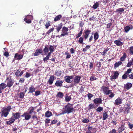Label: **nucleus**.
Instances as JSON below:
<instances>
[{
    "instance_id": "nucleus-1",
    "label": "nucleus",
    "mask_w": 133,
    "mask_h": 133,
    "mask_svg": "<svg viewBox=\"0 0 133 133\" xmlns=\"http://www.w3.org/2000/svg\"><path fill=\"white\" fill-rule=\"evenodd\" d=\"M20 114L18 112L15 113H13L12 116L10 118L9 121L6 122V124L10 125L11 124L13 123L14 122L15 119L20 118Z\"/></svg>"
},
{
    "instance_id": "nucleus-2",
    "label": "nucleus",
    "mask_w": 133,
    "mask_h": 133,
    "mask_svg": "<svg viewBox=\"0 0 133 133\" xmlns=\"http://www.w3.org/2000/svg\"><path fill=\"white\" fill-rule=\"evenodd\" d=\"M72 104L70 103L68 104L65 106L64 108H63L64 110L62 111V114H64L65 113L68 114L72 112L74 110V108L73 107H71Z\"/></svg>"
},
{
    "instance_id": "nucleus-3",
    "label": "nucleus",
    "mask_w": 133,
    "mask_h": 133,
    "mask_svg": "<svg viewBox=\"0 0 133 133\" xmlns=\"http://www.w3.org/2000/svg\"><path fill=\"white\" fill-rule=\"evenodd\" d=\"M11 109V107L10 106H8L6 108L5 107L3 108L1 110V117H7L9 114V112L10 111Z\"/></svg>"
},
{
    "instance_id": "nucleus-4",
    "label": "nucleus",
    "mask_w": 133,
    "mask_h": 133,
    "mask_svg": "<svg viewBox=\"0 0 133 133\" xmlns=\"http://www.w3.org/2000/svg\"><path fill=\"white\" fill-rule=\"evenodd\" d=\"M43 51L45 54H48L46 57L44 58H49L51 54L52 53L51 52H48L49 50L48 46V45L45 46L43 50Z\"/></svg>"
},
{
    "instance_id": "nucleus-5",
    "label": "nucleus",
    "mask_w": 133,
    "mask_h": 133,
    "mask_svg": "<svg viewBox=\"0 0 133 133\" xmlns=\"http://www.w3.org/2000/svg\"><path fill=\"white\" fill-rule=\"evenodd\" d=\"M68 29L65 26H63L62 27V33L60 35V37L64 36H68Z\"/></svg>"
},
{
    "instance_id": "nucleus-6",
    "label": "nucleus",
    "mask_w": 133,
    "mask_h": 133,
    "mask_svg": "<svg viewBox=\"0 0 133 133\" xmlns=\"http://www.w3.org/2000/svg\"><path fill=\"white\" fill-rule=\"evenodd\" d=\"M109 89L108 87L104 86H102L101 88L104 94L106 95H108L111 93V90H109Z\"/></svg>"
},
{
    "instance_id": "nucleus-7",
    "label": "nucleus",
    "mask_w": 133,
    "mask_h": 133,
    "mask_svg": "<svg viewBox=\"0 0 133 133\" xmlns=\"http://www.w3.org/2000/svg\"><path fill=\"white\" fill-rule=\"evenodd\" d=\"M33 16L31 15H27L26 17L24 19V20L27 23L30 24L31 22V20L32 19Z\"/></svg>"
},
{
    "instance_id": "nucleus-8",
    "label": "nucleus",
    "mask_w": 133,
    "mask_h": 133,
    "mask_svg": "<svg viewBox=\"0 0 133 133\" xmlns=\"http://www.w3.org/2000/svg\"><path fill=\"white\" fill-rule=\"evenodd\" d=\"M119 73L117 71H115L114 72V74L113 75L110 76V79L112 81L113 79H115L117 78Z\"/></svg>"
},
{
    "instance_id": "nucleus-9",
    "label": "nucleus",
    "mask_w": 133,
    "mask_h": 133,
    "mask_svg": "<svg viewBox=\"0 0 133 133\" xmlns=\"http://www.w3.org/2000/svg\"><path fill=\"white\" fill-rule=\"evenodd\" d=\"M81 77L80 76L77 75L73 79L74 82L75 84H78L80 81Z\"/></svg>"
},
{
    "instance_id": "nucleus-10",
    "label": "nucleus",
    "mask_w": 133,
    "mask_h": 133,
    "mask_svg": "<svg viewBox=\"0 0 133 133\" xmlns=\"http://www.w3.org/2000/svg\"><path fill=\"white\" fill-rule=\"evenodd\" d=\"M23 70H21V69H19L17 70L15 73V74L17 77H18L19 76H21L23 74Z\"/></svg>"
},
{
    "instance_id": "nucleus-11",
    "label": "nucleus",
    "mask_w": 133,
    "mask_h": 133,
    "mask_svg": "<svg viewBox=\"0 0 133 133\" xmlns=\"http://www.w3.org/2000/svg\"><path fill=\"white\" fill-rule=\"evenodd\" d=\"M31 115L27 112H25L21 115L22 117H24L25 119L29 120L31 117Z\"/></svg>"
},
{
    "instance_id": "nucleus-12",
    "label": "nucleus",
    "mask_w": 133,
    "mask_h": 133,
    "mask_svg": "<svg viewBox=\"0 0 133 133\" xmlns=\"http://www.w3.org/2000/svg\"><path fill=\"white\" fill-rule=\"evenodd\" d=\"M74 78V76L73 75L66 76L64 77L65 81L67 83H71L72 81L70 80V79H73Z\"/></svg>"
},
{
    "instance_id": "nucleus-13",
    "label": "nucleus",
    "mask_w": 133,
    "mask_h": 133,
    "mask_svg": "<svg viewBox=\"0 0 133 133\" xmlns=\"http://www.w3.org/2000/svg\"><path fill=\"white\" fill-rule=\"evenodd\" d=\"M91 32V30L88 29L84 30V38L85 39H87L89 36V35L90 33Z\"/></svg>"
},
{
    "instance_id": "nucleus-14",
    "label": "nucleus",
    "mask_w": 133,
    "mask_h": 133,
    "mask_svg": "<svg viewBox=\"0 0 133 133\" xmlns=\"http://www.w3.org/2000/svg\"><path fill=\"white\" fill-rule=\"evenodd\" d=\"M124 108H125L124 112L126 113L129 112V111L131 109L130 106L128 104H125L124 106Z\"/></svg>"
},
{
    "instance_id": "nucleus-15",
    "label": "nucleus",
    "mask_w": 133,
    "mask_h": 133,
    "mask_svg": "<svg viewBox=\"0 0 133 133\" xmlns=\"http://www.w3.org/2000/svg\"><path fill=\"white\" fill-rule=\"evenodd\" d=\"M43 53V51L42 49H40L36 50L35 53H33V55L34 56L38 55L40 54H42Z\"/></svg>"
},
{
    "instance_id": "nucleus-16",
    "label": "nucleus",
    "mask_w": 133,
    "mask_h": 133,
    "mask_svg": "<svg viewBox=\"0 0 133 133\" xmlns=\"http://www.w3.org/2000/svg\"><path fill=\"white\" fill-rule=\"evenodd\" d=\"M132 84L129 83H127L124 85V88L125 89L127 90L130 89L132 86Z\"/></svg>"
},
{
    "instance_id": "nucleus-17",
    "label": "nucleus",
    "mask_w": 133,
    "mask_h": 133,
    "mask_svg": "<svg viewBox=\"0 0 133 133\" xmlns=\"http://www.w3.org/2000/svg\"><path fill=\"white\" fill-rule=\"evenodd\" d=\"M29 112L28 113L30 115H32L33 113L35 115L36 114V112L34 111V107H31L29 109Z\"/></svg>"
},
{
    "instance_id": "nucleus-18",
    "label": "nucleus",
    "mask_w": 133,
    "mask_h": 133,
    "mask_svg": "<svg viewBox=\"0 0 133 133\" xmlns=\"http://www.w3.org/2000/svg\"><path fill=\"white\" fill-rule=\"evenodd\" d=\"M63 81H57L55 83V85L57 87H61L62 86V84Z\"/></svg>"
},
{
    "instance_id": "nucleus-19",
    "label": "nucleus",
    "mask_w": 133,
    "mask_h": 133,
    "mask_svg": "<svg viewBox=\"0 0 133 133\" xmlns=\"http://www.w3.org/2000/svg\"><path fill=\"white\" fill-rule=\"evenodd\" d=\"M14 84V82L12 81V79L10 78L8 79L7 82V85L8 87H11Z\"/></svg>"
},
{
    "instance_id": "nucleus-20",
    "label": "nucleus",
    "mask_w": 133,
    "mask_h": 133,
    "mask_svg": "<svg viewBox=\"0 0 133 133\" xmlns=\"http://www.w3.org/2000/svg\"><path fill=\"white\" fill-rule=\"evenodd\" d=\"M54 77L53 75L51 76L48 80V82L49 84L51 85L53 83L54 80Z\"/></svg>"
},
{
    "instance_id": "nucleus-21",
    "label": "nucleus",
    "mask_w": 133,
    "mask_h": 133,
    "mask_svg": "<svg viewBox=\"0 0 133 133\" xmlns=\"http://www.w3.org/2000/svg\"><path fill=\"white\" fill-rule=\"evenodd\" d=\"M122 101V100L120 98H118L115 101L114 103L115 105H118L121 103Z\"/></svg>"
},
{
    "instance_id": "nucleus-22",
    "label": "nucleus",
    "mask_w": 133,
    "mask_h": 133,
    "mask_svg": "<svg viewBox=\"0 0 133 133\" xmlns=\"http://www.w3.org/2000/svg\"><path fill=\"white\" fill-rule=\"evenodd\" d=\"M102 102V99L101 98H96L94 100V103L96 104H101Z\"/></svg>"
},
{
    "instance_id": "nucleus-23",
    "label": "nucleus",
    "mask_w": 133,
    "mask_h": 133,
    "mask_svg": "<svg viewBox=\"0 0 133 133\" xmlns=\"http://www.w3.org/2000/svg\"><path fill=\"white\" fill-rule=\"evenodd\" d=\"M119 40H116L114 41V43L117 46H122L123 45V43L120 41L121 39L120 38Z\"/></svg>"
},
{
    "instance_id": "nucleus-24",
    "label": "nucleus",
    "mask_w": 133,
    "mask_h": 133,
    "mask_svg": "<svg viewBox=\"0 0 133 133\" xmlns=\"http://www.w3.org/2000/svg\"><path fill=\"white\" fill-rule=\"evenodd\" d=\"M63 24L62 23L58 24L57 26H56V29L58 32H59L62 27Z\"/></svg>"
},
{
    "instance_id": "nucleus-25",
    "label": "nucleus",
    "mask_w": 133,
    "mask_h": 133,
    "mask_svg": "<svg viewBox=\"0 0 133 133\" xmlns=\"http://www.w3.org/2000/svg\"><path fill=\"white\" fill-rule=\"evenodd\" d=\"M88 130L90 131L93 132V133H95L96 131V128H93L92 127H88Z\"/></svg>"
},
{
    "instance_id": "nucleus-26",
    "label": "nucleus",
    "mask_w": 133,
    "mask_h": 133,
    "mask_svg": "<svg viewBox=\"0 0 133 133\" xmlns=\"http://www.w3.org/2000/svg\"><path fill=\"white\" fill-rule=\"evenodd\" d=\"M62 17V16L61 15H57L54 18V21L55 22H56L59 21L61 19V18Z\"/></svg>"
},
{
    "instance_id": "nucleus-27",
    "label": "nucleus",
    "mask_w": 133,
    "mask_h": 133,
    "mask_svg": "<svg viewBox=\"0 0 133 133\" xmlns=\"http://www.w3.org/2000/svg\"><path fill=\"white\" fill-rule=\"evenodd\" d=\"M52 115L51 112L49 111H47L45 114V116L46 117H49L51 116Z\"/></svg>"
},
{
    "instance_id": "nucleus-28",
    "label": "nucleus",
    "mask_w": 133,
    "mask_h": 133,
    "mask_svg": "<svg viewBox=\"0 0 133 133\" xmlns=\"http://www.w3.org/2000/svg\"><path fill=\"white\" fill-rule=\"evenodd\" d=\"M35 89L34 86H32L31 87H30L29 89V93H32L35 91Z\"/></svg>"
},
{
    "instance_id": "nucleus-29",
    "label": "nucleus",
    "mask_w": 133,
    "mask_h": 133,
    "mask_svg": "<svg viewBox=\"0 0 133 133\" xmlns=\"http://www.w3.org/2000/svg\"><path fill=\"white\" fill-rule=\"evenodd\" d=\"M99 35L97 32H96L94 34V38L95 41H96L98 38Z\"/></svg>"
},
{
    "instance_id": "nucleus-30",
    "label": "nucleus",
    "mask_w": 133,
    "mask_h": 133,
    "mask_svg": "<svg viewBox=\"0 0 133 133\" xmlns=\"http://www.w3.org/2000/svg\"><path fill=\"white\" fill-rule=\"evenodd\" d=\"M125 127L123 125H121L118 129V132L119 133L122 132L123 130L125 129Z\"/></svg>"
},
{
    "instance_id": "nucleus-31",
    "label": "nucleus",
    "mask_w": 133,
    "mask_h": 133,
    "mask_svg": "<svg viewBox=\"0 0 133 133\" xmlns=\"http://www.w3.org/2000/svg\"><path fill=\"white\" fill-rule=\"evenodd\" d=\"M23 55L21 54H19L18 53H16L14 56V58H22Z\"/></svg>"
},
{
    "instance_id": "nucleus-32",
    "label": "nucleus",
    "mask_w": 133,
    "mask_h": 133,
    "mask_svg": "<svg viewBox=\"0 0 133 133\" xmlns=\"http://www.w3.org/2000/svg\"><path fill=\"white\" fill-rule=\"evenodd\" d=\"M7 85L4 83H2L0 84V89L3 90L6 87Z\"/></svg>"
},
{
    "instance_id": "nucleus-33",
    "label": "nucleus",
    "mask_w": 133,
    "mask_h": 133,
    "mask_svg": "<svg viewBox=\"0 0 133 133\" xmlns=\"http://www.w3.org/2000/svg\"><path fill=\"white\" fill-rule=\"evenodd\" d=\"M99 3L97 2H96L93 5L92 8H94V9H96L99 7Z\"/></svg>"
},
{
    "instance_id": "nucleus-34",
    "label": "nucleus",
    "mask_w": 133,
    "mask_h": 133,
    "mask_svg": "<svg viewBox=\"0 0 133 133\" xmlns=\"http://www.w3.org/2000/svg\"><path fill=\"white\" fill-rule=\"evenodd\" d=\"M124 9L123 8H119L117 9L116 10V12H122L124 11Z\"/></svg>"
},
{
    "instance_id": "nucleus-35",
    "label": "nucleus",
    "mask_w": 133,
    "mask_h": 133,
    "mask_svg": "<svg viewBox=\"0 0 133 133\" xmlns=\"http://www.w3.org/2000/svg\"><path fill=\"white\" fill-rule=\"evenodd\" d=\"M108 117V115L107 112L105 111H104L103 112V120H105Z\"/></svg>"
},
{
    "instance_id": "nucleus-36",
    "label": "nucleus",
    "mask_w": 133,
    "mask_h": 133,
    "mask_svg": "<svg viewBox=\"0 0 133 133\" xmlns=\"http://www.w3.org/2000/svg\"><path fill=\"white\" fill-rule=\"evenodd\" d=\"M19 97L21 98H23L25 95V93L23 92H20L18 94Z\"/></svg>"
},
{
    "instance_id": "nucleus-37",
    "label": "nucleus",
    "mask_w": 133,
    "mask_h": 133,
    "mask_svg": "<svg viewBox=\"0 0 133 133\" xmlns=\"http://www.w3.org/2000/svg\"><path fill=\"white\" fill-rule=\"evenodd\" d=\"M133 65V59H132V60L130 61L128 63L127 66L130 67L131 65Z\"/></svg>"
},
{
    "instance_id": "nucleus-38",
    "label": "nucleus",
    "mask_w": 133,
    "mask_h": 133,
    "mask_svg": "<svg viewBox=\"0 0 133 133\" xmlns=\"http://www.w3.org/2000/svg\"><path fill=\"white\" fill-rule=\"evenodd\" d=\"M122 63L121 61L116 62L114 64V67L116 68L118 67L119 65H121Z\"/></svg>"
},
{
    "instance_id": "nucleus-39",
    "label": "nucleus",
    "mask_w": 133,
    "mask_h": 133,
    "mask_svg": "<svg viewBox=\"0 0 133 133\" xmlns=\"http://www.w3.org/2000/svg\"><path fill=\"white\" fill-rule=\"evenodd\" d=\"M62 74V71L60 70H58L56 72L55 75L57 76H60Z\"/></svg>"
},
{
    "instance_id": "nucleus-40",
    "label": "nucleus",
    "mask_w": 133,
    "mask_h": 133,
    "mask_svg": "<svg viewBox=\"0 0 133 133\" xmlns=\"http://www.w3.org/2000/svg\"><path fill=\"white\" fill-rule=\"evenodd\" d=\"M125 31L127 33L130 30V27L129 26L127 25L124 28Z\"/></svg>"
},
{
    "instance_id": "nucleus-41",
    "label": "nucleus",
    "mask_w": 133,
    "mask_h": 133,
    "mask_svg": "<svg viewBox=\"0 0 133 133\" xmlns=\"http://www.w3.org/2000/svg\"><path fill=\"white\" fill-rule=\"evenodd\" d=\"M57 96L61 98H62L64 96L63 94L60 92H59L57 95Z\"/></svg>"
},
{
    "instance_id": "nucleus-42",
    "label": "nucleus",
    "mask_w": 133,
    "mask_h": 133,
    "mask_svg": "<svg viewBox=\"0 0 133 133\" xmlns=\"http://www.w3.org/2000/svg\"><path fill=\"white\" fill-rule=\"evenodd\" d=\"M129 52L130 54H133V46L129 47Z\"/></svg>"
},
{
    "instance_id": "nucleus-43",
    "label": "nucleus",
    "mask_w": 133,
    "mask_h": 133,
    "mask_svg": "<svg viewBox=\"0 0 133 133\" xmlns=\"http://www.w3.org/2000/svg\"><path fill=\"white\" fill-rule=\"evenodd\" d=\"M49 49L50 52H53L54 51V48L53 46L50 45L49 47Z\"/></svg>"
},
{
    "instance_id": "nucleus-44",
    "label": "nucleus",
    "mask_w": 133,
    "mask_h": 133,
    "mask_svg": "<svg viewBox=\"0 0 133 133\" xmlns=\"http://www.w3.org/2000/svg\"><path fill=\"white\" fill-rule=\"evenodd\" d=\"M110 49V48H108V47H107V48L103 52L102 54L103 56L105 55V54L107 53V52Z\"/></svg>"
},
{
    "instance_id": "nucleus-45",
    "label": "nucleus",
    "mask_w": 133,
    "mask_h": 133,
    "mask_svg": "<svg viewBox=\"0 0 133 133\" xmlns=\"http://www.w3.org/2000/svg\"><path fill=\"white\" fill-rule=\"evenodd\" d=\"M83 38L82 37H81L79 38V39L78 41V42L80 44H82L83 43Z\"/></svg>"
},
{
    "instance_id": "nucleus-46",
    "label": "nucleus",
    "mask_w": 133,
    "mask_h": 133,
    "mask_svg": "<svg viewBox=\"0 0 133 133\" xmlns=\"http://www.w3.org/2000/svg\"><path fill=\"white\" fill-rule=\"evenodd\" d=\"M54 29V28H52L50 29L48 32L46 33V35L48 34V35H49V34L51 33V32L53 31Z\"/></svg>"
},
{
    "instance_id": "nucleus-47",
    "label": "nucleus",
    "mask_w": 133,
    "mask_h": 133,
    "mask_svg": "<svg viewBox=\"0 0 133 133\" xmlns=\"http://www.w3.org/2000/svg\"><path fill=\"white\" fill-rule=\"evenodd\" d=\"M82 31L83 29H81L79 32L77 36L76 37V38H77L79 37H81L80 36H81L82 34Z\"/></svg>"
},
{
    "instance_id": "nucleus-48",
    "label": "nucleus",
    "mask_w": 133,
    "mask_h": 133,
    "mask_svg": "<svg viewBox=\"0 0 133 133\" xmlns=\"http://www.w3.org/2000/svg\"><path fill=\"white\" fill-rule=\"evenodd\" d=\"M51 22L50 21H48L47 23H46L45 25V27L46 29H48L49 26H50Z\"/></svg>"
},
{
    "instance_id": "nucleus-49",
    "label": "nucleus",
    "mask_w": 133,
    "mask_h": 133,
    "mask_svg": "<svg viewBox=\"0 0 133 133\" xmlns=\"http://www.w3.org/2000/svg\"><path fill=\"white\" fill-rule=\"evenodd\" d=\"M65 55H66V58H70L71 57V55L70 53L68 52H65Z\"/></svg>"
},
{
    "instance_id": "nucleus-50",
    "label": "nucleus",
    "mask_w": 133,
    "mask_h": 133,
    "mask_svg": "<svg viewBox=\"0 0 133 133\" xmlns=\"http://www.w3.org/2000/svg\"><path fill=\"white\" fill-rule=\"evenodd\" d=\"M103 110V108L101 107H98L96 109V111L98 112H101Z\"/></svg>"
},
{
    "instance_id": "nucleus-51",
    "label": "nucleus",
    "mask_w": 133,
    "mask_h": 133,
    "mask_svg": "<svg viewBox=\"0 0 133 133\" xmlns=\"http://www.w3.org/2000/svg\"><path fill=\"white\" fill-rule=\"evenodd\" d=\"M71 99V97L70 96H67L65 97V99L66 102L69 101Z\"/></svg>"
},
{
    "instance_id": "nucleus-52",
    "label": "nucleus",
    "mask_w": 133,
    "mask_h": 133,
    "mask_svg": "<svg viewBox=\"0 0 133 133\" xmlns=\"http://www.w3.org/2000/svg\"><path fill=\"white\" fill-rule=\"evenodd\" d=\"M89 108H88L89 110H90L91 109L94 108V106L93 104H90L89 105Z\"/></svg>"
},
{
    "instance_id": "nucleus-53",
    "label": "nucleus",
    "mask_w": 133,
    "mask_h": 133,
    "mask_svg": "<svg viewBox=\"0 0 133 133\" xmlns=\"http://www.w3.org/2000/svg\"><path fill=\"white\" fill-rule=\"evenodd\" d=\"M128 75L127 74H126V73H125V74L122 76V78L124 79H126L128 77Z\"/></svg>"
},
{
    "instance_id": "nucleus-54",
    "label": "nucleus",
    "mask_w": 133,
    "mask_h": 133,
    "mask_svg": "<svg viewBox=\"0 0 133 133\" xmlns=\"http://www.w3.org/2000/svg\"><path fill=\"white\" fill-rule=\"evenodd\" d=\"M131 71H132L131 69H130V68H129V69H128L127 70V71L126 72H125V73H126V74L128 75L131 72Z\"/></svg>"
},
{
    "instance_id": "nucleus-55",
    "label": "nucleus",
    "mask_w": 133,
    "mask_h": 133,
    "mask_svg": "<svg viewBox=\"0 0 133 133\" xmlns=\"http://www.w3.org/2000/svg\"><path fill=\"white\" fill-rule=\"evenodd\" d=\"M3 55L5 56L6 57H7L9 56V53L7 51H6L4 53Z\"/></svg>"
},
{
    "instance_id": "nucleus-56",
    "label": "nucleus",
    "mask_w": 133,
    "mask_h": 133,
    "mask_svg": "<svg viewBox=\"0 0 133 133\" xmlns=\"http://www.w3.org/2000/svg\"><path fill=\"white\" fill-rule=\"evenodd\" d=\"M89 121V120L87 118H85L82 120V122L84 123H88Z\"/></svg>"
},
{
    "instance_id": "nucleus-57",
    "label": "nucleus",
    "mask_w": 133,
    "mask_h": 133,
    "mask_svg": "<svg viewBox=\"0 0 133 133\" xmlns=\"http://www.w3.org/2000/svg\"><path fill=\"white\" fill-rule=\"evenodd\" d=\"M75 51L74 49L73 48H71L70 50V52L72 54H74L75 53Z\"/></svg>"
},
{
    "instance_id": "nucleus-58",
    "label": "nucleus",
    "mask_w": 133,
    "mask_h": 133,
    "mask_svg": "<svg viewBox=\"0 0 133 133\" xmlns=\"http://www.w3.org/2000/svg\"><path fill=\"white\" fill-rule=\"evenodd\" d=\"M128 76H129V78L131 79H133V73H131V74L128 75Z\"/></svg>"
},
{
    "instance_id": "nucleus-59",
    "label": "nucleus",
    "mask_w": 133,
    "mask_h": 133,
    "mask_svg": "<svg viewBox=\"0 0 133 133\" xmlns=\"http://www.w3.org/2000/svg\"><path fill=\"white\" fill-rule=\"evenodd\" d=\"M31 76L30 74L28 72H26V75L25 76V77L26 78H28Z\"/></svg>"
},
{
    "instance_id": "nucleus-60",
    "label": "nucleus",
    "mask_w": 133,
    "mask_h": 133,
    "mask_svg": "<svg viewBox=\"0 0 133 133\" xmlns=\"http://www.w3.org/2000/svg\"><path fill=\"white\" fill-rule=\"evenodd\" d=\"M96 78L95 77L93 76H91V77H90V80L91 81H93L95 80H96Z\"/></svg>"
},
{
    "instance_id": "nucleus-61",
    "label": "nucleus",
    "mask_w": 133,
    "mask_h": 133,
    "mask_svg": "<svg viewBox=\"0 0 133 133\" xmlns=\"http://www.w3.org/2000/svg\"><path fill=\"white\" fill-rule=\"evenodd\" d=\"M128 125L129 126V128L131 129H132L133 127V125L131 124L130 123H128Z\"/></svg>"
},
{
    "instance_id": "nucleus-62",
    "label": "nucleus",
    "mask_w": 133,
    "mask_h": 133,
    "mask_svg": "<svg viewBox=\"0 0 133 133\" xmlns=\"http://www.w3.org/2000/svg\"><path fill=\"white\" fill-rule=\"evenodd\" d=\"M40 94V92L39 91H36L35 92V95L37 96Z\"/></svg>"
},
{
    "instance_id": "nucleus-63",
    "label": "nucleus",
    "mask_w": 133,
    "mask_h": 133,
    "mask_svg": "<svg viewBox=\"0 0 133 133\" xmlns=\"http://www.w3.org/2000/svg\"><path fill=\"white\" fill-rule=\"evenodd\" d=\"M87 95L89 99H90L93 97L92 95L90 93H88Z\"/></svg>"
},
{
    "instance_id": "nucleus-64",
    "label": "nucleus",
    "mask_w": 133,
    "mask_h": 133,
    "mask_svg": "<svg viewBox=\"0 0 133 133\" xmlns=\"http://www.w3.org/2000/svg\"><path fill=\"white\" fill-rule=\"evenodd\" d=\"M116 130L115 129H113L109 133H116Z\"/></svg>"
}]
</instances>
